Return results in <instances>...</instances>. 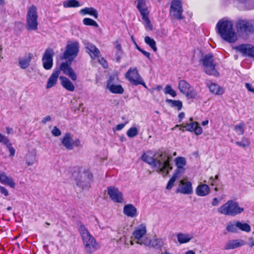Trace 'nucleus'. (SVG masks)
Here are the masks:
<instances>
[{"mask_svg":"<svg viewBox=\"0 0 254 254\" xmlns=\"http://www.w3.org/2000/svg\"><path fill=\"white\" fill-rule=\"evenodd\" d=\"M136 1L137 2L136 7L142 16L145 28L151 29L152 26L148 17L149 11L146 5L145 0H136Z\"/></svg>","mask_w":254,"mask_h":254,"instance_id":"13","label":"nucleus"},{"mask_svg":"<svg viewBox=\"0 0 254 254\" xmlns=\"http://www.w3.org/2000/svg\"><path fill=\"white\" fill-rule=\"evenodd\" d=\"M141 52L148 59H150V54L149 52H146L144 50L141 51Z\"/></svg>","mask_w":254,"mask_h":254,"instance_id":"60","label":"nucleus"},{"mask_svg":"<svg viewBox=\"0 0 254 254\" xmlns=\"http://www.w3.org/2000/svg\"><path fill=\"white\" fill-rule=\"evenodd\" d=\"M99 63L102 64L104 67H105L107 65V63L106 60L103 58H100L98 60Z\"/></svg>","mask_w":254,"mask_h":254,"instance_id":"55","label":"nucleus"},{"mask_svg":"<svg viewBox=\"0 0 254 254\" xmlns=\"http://www.w3.org/2000/svg\"><path fill=\"white\" fill-rule=\"evenodd\" d=\"M208 124V121L205 120L202 122L201 124L202 126H206Z\"/></svg>","mask_w":254,"mask_h":254,"instance_id":"63","label":"nucleus"},{"mask_svg":"<svg viewBox=\"0 0 254 254\" xmlns=\"http://www.w3.org/2000/svg\"><path fill=\"white\" fill-rule=\"evenodd\" d=\"M176 192L183 194H191L193 192L191 183L187 179L181 180Z\"/></svg>","mask_w":254,"mask_h":254,"instance_id":"18","label":"nucleus"},{"mask_svg":"<svg viewBox=\"0 0 254 254\" xmlns=\"http://www.w3.org/2000/svg\"><path fill=\"white\" fill-rule=\"evenodd\" d=\"M126 77L133 85H141L147 88L145 83L139 75L136 67H130L126 74Z\"/></svg>","mask_w":254,"mask_h":254,"instance_id":"12","label":"nucleus"},{"mask_svg":"<svg viewBox=\"0 0 254 254\" xmlns=\"http://www.w3.org/2000/svg\"><path fill=\"white\" fill-rule=\"evenodd\" d=\"M63 6L67 7H77L80 6L79 2L76 0H68L64 1Z\"/></svg>","mask_w":254,"mask_h":254,"instance_id":"38","label":"nucleus"},{"mask_svg":"<svg viewBox=\"0 0 254 254\" xmlns=\"http://www.w3.org/2000/svg\"><path fill=\"white\" fill-rule=\"evenodd\" d=\"M175 164L178 168L185 169L186 160L184 157H179L175 159Z\"/></svg>","mask_w":254,"mask_h":254,"instance_id":"42","label":"nucleus"},{"mask_svg":"<svg viewBox=\"0 0 254 254\" xmlns=\"http://www.w3.org/2000/svg\"><path fill=\"white\" fill-rule=\"evenodd\" d=\"M176 179H175L174 178H173L172 177L170 179V180L169 181V182H168V183L167 184V185L166 186V189L168 190H171L173 188V187L174 186V183L176 181Z\"/></svg>","mask_w":254,"mask_h":254,"instance_id":"51","label":"nucleus"},{"mask_svg":"<svg viewBox=\"0 0 254 254\" xmlns=\"http://www.w3.org/2000/svg\"><path fill=\"white\" fill-rule=\"evenodd\" d=\"M183 10L180 0H173L170 9V16L175 19L181 20L184 18L182 16Z\"/></svg>","mask_w":254,"mask_h":254,"instance_id":"14","label":"nucleus"},{"mask_svg":"<svg viewBox=\"0 0 254 254\" xmlns=\"http://www.w3.org/2000/svg\"><path fill=\"white\" fill-rule=\"evenodd\" d=\"M210 192V189L208 185L201 184L196 189V193L200 196H204L208 195Z\"/></svg>","mask_w":254,"mask_h":254,"instance_id":"32","label":"nucleus"},{"mask_svg":"<svg viewBox=\"0 0 254 254\" xmlns=\"http://www.w3.org/2000/svg\"><path fill=\"white\" fill-rule=\"evenodd\" d=\"M235 49L243 56H246L254 59V46L250 44H242Z\"/></svg>","mask_w":254,"mask_h":254,"instance_id":"21","label":"nucleus"},{"mask_svg":"<svg viewBox=\"0 0 254 254\" xmlns=\"http://www.w3.org/2000/svg\"><path fill=\"white\" fill-rule=\"evenodd\" d=\"M144 41L145 43L149 45L154 52L157 51V48L156 46V42L154 39L151 38L149 36H146L144 38Z\"/></svg>","mask_w":254,"mask_h":254,"instance_id":"41","label":"nucleus"},{"mask_svg":"<svg viewBox=\"0 0 254 254\" xmlns=\"http://www.w3.org/2000/svg\"><path fill=\"white\" fill-rule=\"evenodd\" d=\"M147 230L145 224L136 226L132 233V238L136 243L140 245H149L150 244V238L146 237Z\"/></svg>","mask_w":254,"mask_h":254,"instance_id":"6","label":"nucleus"},{"mask_svg":"<svg viewBox=\"0 0 254 254\" xmlns=\"http://www.w3.org/2000/svg\"><path fill=\"white\" fill-rule=\"evenodd\" d=\"M92 174L89 171L80 172L76 179V185L82 190L88 189L92 179Z\"/></svg>","mask_w":254,"mask_h":254,"instance_id":"9","label":"nucleus"},{"mask_svg":"<svg viewBox=\"0 0 254 254\" xmlns=\"http://www.w3.org/2000/svg\"><path fill=\"white\" fill-rule=\"evenodd\" d=\"M0 143H3L7 145L9 147V152L11 156H14L15 154V149L11 146V144L9 143V140L7 137L2 135L0 132Z\"/></svg>","mask_w":254,"mask_h":254,"instance_id":"34","label":"nucleus"},{"mask_svg":"<svg viewBox=\"0 0 254 254\" xmlns=\"http://www.w3.org/2000/svg\"><path fill=\"white\" fill-rule=\"evenodd\" d=\"M245 125L243 123L236 125L234 127V130L238 135L243 134L245 131Z\"/></svg>","mask_w":254,"mask_h":254,"instance_id":"43","label":"nucleus"},{"mask_svg":"<svg viewBox=\"0 0 254 254\" xmlns=\"http://www.w3.org/2000/svg\"><path fill=\"white\" fill-rule=\"evenodd\" d=\"M150 244L149 245H145V246L158 248L162 247L163 245V241L161 239L155 238L153 240H151L150 239Z\"/></svg>","mask_w":254,"mask_h":254,"instance_id":"39","label":"nucleus"},{"mask_svg":"<svg viewBox=\"0 0 254 254\" xmlns=\"http://www.w3.org/2000/svg\"><path fill=\"white\" fill-rule=\"evenodd\" d=\"M51 121V117L50 116H47L44 118L41 122L43 124H46L47 122H50Z\"/></svg>","mask_w":254,"mask_h":254,"instance_id":"54","label":"nucleus"},{"mask_svg":"<svg viewBox=\"0 0 254 254\" xmlns=\"http://www.w3.org/2000/svg\"><path fill=\"white\" fill-rule=\"evenodd\" d=\"M107 189L108 194L113 201L118 203L123 202V193L119 191L118 188L111 186L109 187Z\"/></svg>","mask_w":254,"mask_h":254,"instance_id":"20","label":"nucleus"},{"mask_svg":"<svg viewBox=\"0 0 254 254\" xmlns=\"http://www.w3.org/2000/svg\"><path fill=\"white\" fill-rule=\"evenodd\" d=\"M78 230L86 253L91 254L99 249V244L84 225L81 224Z\"/></svg>","mask_w":254,"mask_h":254,"instance_id":"4","label":"nucleus"},{"mask_svg":"<svg viewBox=\"0 0 254 254\" xmlns=\"http://www.w3.org/2000/svg\"><path fill=\"white\" fill-rule=\"evenodd\" d=\"M178 242L180 244H186L190 242L193 238V235L187 233H178L177 234Z\"/></svg>","mask_w":254,"mask_h":254,"instance_id":"29","label":"nucleus"},{"mask_svg":"<svg viewBox=\"0 0 254 254\" xmlns=\"http://www.w3.org/2000/svg\"><path fill=\"white\" fill-rule=\"evenodd\" d=\"M226 230L231 233H236L238 231V221L236 222H230L226 227Z\"/></svg>","mask_w":254,"mask_h":254,"instance_id":"40","label":"nucleus"},{"mask_svg":"<svg viewBox=\"0 0 254 254\" xmlns=\"http://www.w3.org/2000/svg\"><path fill=\"white\" fill-rule=\"evenodd\" d=\"M124 127H125V124H118L116 126V129L117 130H120L122 129Z\"/></svg>","mask_w":254,"mask_h":254,"instance_id":"59","label":"nucleus"},{"mask_svg":"<svg viewBox=\"0 0 254 254\" xmlns=\"http://www.w3.org/2000/svg\"><path fill=\"white\" fill-rule=\"evenodd\" d=\"M244 208L238 202L230 200L218 208V212L225 215L234 216L244 211Z\"/></svg>","mask_w":254,"mask_h":254,"instance_id":"5","label":"nucleus"},{"mask_svg":"<svg viewBox=\"0 0 254 254\" xmlns=\"http://www.w3.org/2000/svg\"><path fill=\"white\" fill-rule=\"evenodd\" d=\"M206 85L209 89L210 92L215 95H222L224 92L223 88L219 86L218 84L215 83H213L210 81L207 82Z\"/></svg>","mask_w":254,"mask_h":254,"instance_id":"25","label":"nucleus"},{"mask_svg":"<svg viewBox=\"0 0 254 254\" xmlns=\"http://www.w3.org/2000/svg\"><path fill=\"white\" fill-rule=\"evenodd\" d=\"M240 2L245 3V6L248 7V9H252L254 8V4L253 3L252 5L250 4L251 3V1L250 0H238Z\"/></svg>","mask_w":254,"mask_h":254,"instance_id":"50","label":"nucleus"},{"mask_svg":"<svg viewBox=\"0 0 254 254\" xmlns=\"http://www.w3.org/2000/svg\"><path fill=\"white\" fill-rule=\"evenodd\" d=\"M63 146L68 150L73 149L74 146L80 145V141L77 139L73 140L72 135L70 133H66L62 139Z\"/></svg>","mask_w":254,"mask_h":254,"instance_id":"17","label":"nucleus"},{"mask_svg":"<svg viewBox=\"0 0 254 254\" xmlns=\"http://www.w3.org/2000/svg\"><path fill=\"white\" fill-rule=\"evenodd\" d=\"M36 6L32 5L27 8L26 15V28L28 30H36L38 29V13Z\"/></svg>","mask_w":254,"mask_h":254,"instance_id":"7","label":"nucleus"},{"mask_svg":"<svg viewBox=\"0 0 254 254\" xmlns=\"http://www.w3.org/2000/svg\"><path fill=\"white\" fill-rule=\"evenodd\" d=\"M54 55V52L52 49L48 48L46 50L42 58L43 65L45 69L49 70L52 67Z\"/></svg>","mask_w":254,"mask_h":254,"instance_id":"19","label":"nucleus"},{"mask_svg":"<svg viewBox=\"0 0 254 254\" xmlns=\"http://www.w3.org/2000/svg\"><path fill=\"white\" fill-rule=\"evenodd\" d=\"M245 245V242L242 239L231 240L225 244L224 249L226 250H233Z\"/></svg>","mask_w":254,"mask_h":254,"instance_id":"23","label":"nucleus"},{"mask_svg":"<svg viewBox=\"0 0 254 254\" xmlns=\"http://www.w3.org/2000/svg\"><path fill=\"white\" fill-rule=\"evenodd\" d=\"M185 169L177 168L172 177L177 180L179 179L185 173Z\"/></svg>","mask_w":254,"mask_h":254,"instance_id":"49","label":"nucleus"},{"mask_svg":"<svg viewBox=\"0 0 254 254\" xmlns=\"http://www.w3.org/2000/svg\"><path fill=\"white\" fill-rule=\"evenodd\" d=\"M83 23L85 25L92 26L95 27H98V23L94 20L90 18H85L83 19Z\"/></svg>","mask_w":254,"mask_h":254,"instance_id":"45","label":"nucleus"},{"mask_svg":"<svg viewBox=\"0 0 254 254\" xmlns=\"http://www.w3.org/2000/svg\"><path fill=\"white\" fill-rule=\"evenodd\" d=\"M178 89L180 92L185 95L188 99H197L199 97L198 93L185 80L179 81Z\"/></svg>","mask_w":254,"mask_h":254,"instance_id":"10","label":"nucleus"},{"mask_svg":"<svg viewBox=\"0 0 254 254\" xmlns=\"http://www.w3.org/2000/svg\"><path fill=\"white\" fill-rule=\"evenodd\" d=\"M115 49H116V61L118 62H120V60L122 58V56L123 53V51L122 49V46L121 44L118 42L116 41L115 43Z\"/></svg>","mask_w":254,"mask_h":254,"instance_id":"37","label":"nucleus"},{"mask_svg":"<svg viewBox=\"0 0 254 254\" xmlns=\"http://www.w3.org/2000/svg\"><path fill=\"white\" fill-rule=\"evenodd\" d=\"M248 245L251 247L254 246V239L250 238L249 239Z\"/></svg>","mask_w":254,"mask_h":254,"instance_id":"56","label":"nucleus"},{"mask_svg":"<svg viewBox=\"0 0 254 254\" xmlns=\"http://www.w3.org/2000/svg\"><path fill=\"white\" fill-rule=\"evenodd\" d=\"M79 51V44L77 41L67 42L65 50L63 54V58L67 60L69 63H63L60 65V69L71 80H76L77 76L74 70L70 67V63L77 56Z\"/></svg>","mask_w":254,"mask_h":254,"instance_id":"1","label":"nucleus"},{"mask_svg":"<svg viewBox=\"0 0 254 254\" xmlns=\"http://www.w3.org/2000/svg\"><path fill=\"white\" fill-rule=\"evenodd\" d=\"M142 160L150 165L157 172L161 173L164 176H167L172 167L170 164L171 157L167 153H162L156 159L143 154L141 157Z\"/></svg>","mask_w":254,"mask_h":254,"instance_id":"2","label":"nucleus"},{"mask_svg":"<svg viewBox=\"0 0 254 254\" xmlns=\"http://www.w3.org/2000/svg\"><path fill=\"white\" fill-rule=\"evenodd\" d=\"M52 133L55 136H59L61 134V131L56 127H55L52 130Z\"/></svg>","mask_w":254,"mask_h":254,"instance_id":"52","label":"nucleus"},{"mask_svg":"<svg viewBox=\"0 0 254 254\" xmlns=\"http://www.w3.org/2000/svg\"><path fill=\"white\" fill-rule=\"evenodd\" d=\"M128 231L127 225H121L117 229V233L119 235H123V236L121 237L118 241L117 243L123 241L125 245H127V238L126 235Z\"/></svg>","mask_w":254,"mask_h":254,"instance_id":"30","label":"nucleus"},{"mask_svg":"<svg viewBox=\"0 0 254 254\" xmlns=\"http://www.w3.org/2000/svg\"><path fill=\"white\" fill-rule=\"evenodd\" d=\"M124 214L127 217L133 218L137 216V209L131 204L125 205L123 209Z\"/></svg>","mask_w":254,"mask_h":254,"instance_id":"28","label":"nucleus"},{"mask_svg":"<svg viewBox=\"0 0 254 254\" xmlns=\"http://www.w3.org/2000/svg\"><path fill=\"white\" fill-rule=\"evenodd\" d=\"M36 159V154L35 151L29 152L25 156V161L28 166L34 164Z\"/></svg>","mask_w":254,"mask_h":254,"instance_id":"35","label":"nucleus"},{"mask_svg":"<svg viewBox=\"0 0 254 254\" xmlns=\"http://www.w3.org/2000/svg\"><path fill=\"white\" fill-rule=\"evenodd\" d=\"M0 192L5 196H7L9 194L8 190L4 187L1 186H0Z\"/></svg>","mask_w":254,"mask_h":254,"instance_id":"53","label":"nucleus"},{"mask_svg":"<svg viewBox=\"0 0 254 254\" xmlns=\"http://www.w3.org/2000/svg\"><path fill=\"white\" fill-rule=\"evenodd\" d=\"M166 102L169 104L171 107L176 108L178 111L181 110L182 108L183 103L180 100L167 99Z\"/></svg>","mask_w":254,"mask_h":254,"instance_id":"36","label":"nucleus"},{"mask_svg":"<svg viewBox=\"0 0 254 254\" xmlns=\"http://www.w3.org/2000/svg\"><path fill=\"white\" fill-rule=\"evenodd\" d=\"M238 229L246 232H250L251 230V226L246 223L238 221Z\"/></svg>","mask_w":254,"mask_h":254,"instance_id":"44","label":"nucleus"},{"mask_svg":"<svg viewBox=\"0 0 254 254\" xmlns=\"http://www.w3.org/2000/svg\"><path fill=\"white\" fill-rule=\"evenodd\" d=\"M236 144L238 146L242 147H248L250 144L249 140L246 137H243L241 141H236Z\"/></svg>","mask_w":254,"mask_h":254,"instance_id":"48","label":"nucleus"},{"mask_svg":"<svg viewBox=\"0 0 254 254\" xmlns=\"http://www.w3.org/2000/svg\"><path fill=\"white\" fill-rule=\"evenodd\" d=\"M216 29L224 41L233 43L237 40V34L233 29V23L227 18H224L219 20L216 25Z\"/></svg>","mask_w":254,"mask_h":254,"instance_id":"3","label":"nucleus"},{"mask_svg":"<svg viewBox=\"0 0 254 254\" xmlns=\"http://www.w3.org/2000/svg\"><path fill=\"white\" fill-rule=\"evenodd\" d=\"M6 132L7 134H10L11 133L12 129V128L9 127H6Z\"/></svg>","mask_w":254,"mask_h":254,"instance_id":"62","label":"nucleus"},{"mask_svg":"<svg viewBox=\"0 0 254 254\" xmlns=\"http://www.w3.org/2000/svg\"><path fill=\"white\" fill-rule=\"evenodd\" d=\"M84 44L86 52L92 60H95L99 57L100 52L94 45L89 42H85Z\"/></svg>","mask_w":254,"mask_h":254,"instance_id":"22","label":"nucleus"},{"mask_svg":"<svg viewBox=\"0 0 254 254\" xmlns=\"http://www.w3.org/2000/svg\"><path fill=\"white\" fill-rule=\"evenodd\" d=\"M119 82V78L116 75H112L110 77L107 84V88L109 91L115 94H122L124 93V88L121 85L116 84Z\"/></svg>","mask_w":254,"mask_h":254,"instance_id":"15","label":"nucleus"},{"mask_svg":"<svg viewBox=\"0 0 254 254\" xmlns=\"http://www.w3.org/2000/svg\"><path fill=\"white\" fill-rule=\"evenodd\" d=\"M176 127H180V129L184 130L183 128H185L189 131H193L196 135H200L202 132V129L196 122H192V119H190V123H184L181 125H176Z\"/></svg>","mask_w":254,"mask_h":254,"instance_id":"16","label":"nucleus"},{"mask_svg":"<svg viewBox=\"0 0 254 254\" xmlns=\"http://www.w3.org/2000/svg\"><path fill=\"white\" fill-rule=\"evenodd\" d=\"M61 69L54 70L51 75L50 76L46 84V88L49 89L55 86L59 76L60 74Z\"/></svg>","mask_w":254,"mask_h":254,"instance_id":"27","label":"nucleus"},{"mask_svg":"<svg viewBox=\"0 0 254 254\" xmlns=\"http://www.w3.org/2000/svg\"><path fill=\"white\" fill-rule=\"evenodd\" d=\"M138 130L136 127H130L127 131V134L129 137H133L138 134Z\"/></svg>","mask_w":254,"mask_h":254,"instance_id":"47","label":"nucleus"},{"mask_svg":"<svg viewBox=\"0 0 254 254\" xmlns=\"http://www.w3.org/2000/svg\"><path fill=\"white\" fill-rule=\"evenodd\" d=\"M246 87L249 91L254 93V88H253L250 84L246 83Z\"/></svg>","mask_w":254,"mask_h":254,"instance_id":"58","label":"nucleus"},{"mask_svg":"<svg viewBox=\"0 0 254 254\" xmlns=\"http://www.w3.org/2000/svg\"><path fill=\"white\" fill-rule=\"evenodd\" d=\"M203 65L205 72L209 75L217 76L219 74L215 69V64L214 63L213 56L212 54L206 55L202 59Z\"/></svg>","mask_w":254,"mask_h":254,"instance_id":"11","label":"nucleus"},{"mask_svg":"<svg viewBox=\"0 0 254 254\" xmlns=\"http://www.w3.org/2000/svg\"><path fill=\"white\" fill-rule=\"evenodd\" d=\"M32 58L31 54H28L22 57L18 58V66L22 69H26L30 65Z\"/></svg>","mask_w":254,"mask_h":254,"instance_id":"26","label":"nucleus"},{"mask_svg":"<svg viewBox=\"0 0 254 254\" xmlns=\"http://www.w3.org/2000/svg\"><path fill=\"white\" fill-rule=\"evenodd\" d=\"M60 79L61 81V84L63 87L69 91L72 92L74 90V85L69 79L64 76H60Z\"/></svg>","mask_w":254,"mask_h":254,"instance_id":"33","label":"nucleus"},{"mask_svg":"<svg viewBox=\"0 0 254 254\" xmlns=\"http://www.w3.org/2000/svg\"><path fill=\"white\" fill-rule=\"evenodd\" d=\"M79 13L82 15L88 14L94 17L95 18H97L98 16L97 10L92 7H86L80 9Z\"/></svg>","mask_w":254,"mask_h":254,"instance_id":"31","label":"nucleus"},{"mask_svg":"<svg viewBox=\"0 0 254 254\" xmlns=\"http://www.w3.org/2000/svg\"><path fill=\"white\" fill-rule=\"evenodd\" d=\"M178 117L179 119L182 120L185 117V113L183 112H181L179 114Z\"/></svg>","mask_w":254,"mask_h":254,"instance_id":"61","label":"nucleus"},{"mask_svg":"<svg viewBox=\"0 0 254 254\" xmlns=\"http://www.w3.org/2000/svg\"><path fill=\"white\" fill-rule=\"evenodd\" d=\"M0 183L3 185L9 186L11 188H14L15 186V183L13 179L7 176L5 173L0 171Z\"/></svg>","mask_w":254,"mask_h":254,"instance_id":"24","label":"nucleus"},{"mask_svg":"<svg viewBox=\"0 0 254 254\" xmlns=\"http://www.w3.org/2000/svg\"><path fill=\"white\" fill-rule=\"evenodd\" d=\"M185 254H195V253L193 251L190 250L187 252Z\"/></svg>","mask_w":254,"mask_h":254,"instance_id":"64","label":"nucleus"},{"mask_svg":"<svg viewBox=\"0 0 254 254\" xmlns=\"http://www.w3.org/2000/svg\"><path fill=\"white\" fill-rule=\"evenodd\" d=\"M219 203V200L217 198H214L212 202V205L213 206H217Z\"/></svg>","mask_w":254,"mask_h":254,"instance_id":"57","label":"nucleus"},{"mask_svg":"<svg viewBox=\"0 0 254 254\" xmlns=\"http://www.w3.org/2000/svg\"><path fill=\"white\" fill-rule=\"evenodd\" d=\"M235 27L240 36H246L254 33L253 24L247 20L239 19L236 23Z\"/></svg>","mask_w":254,"mask_h":254,"instance_id":"8","label":"nucleus"},{"mask_svg":"<svg viewBox=\"0 0 254 254\" xmlns=\"http://www.w3.org/2000/svg\"><path fill=\"white\" fill-rule=\"evenodd\" d=\"M165 94H169L173 97H175L177 96L176 92L172 89L170 85H167L165 88L164 90Z\"/></svg>","mask_w":254,"mask_h":254,"instance_id":"46","label":"nucleus"}]
</instances>
